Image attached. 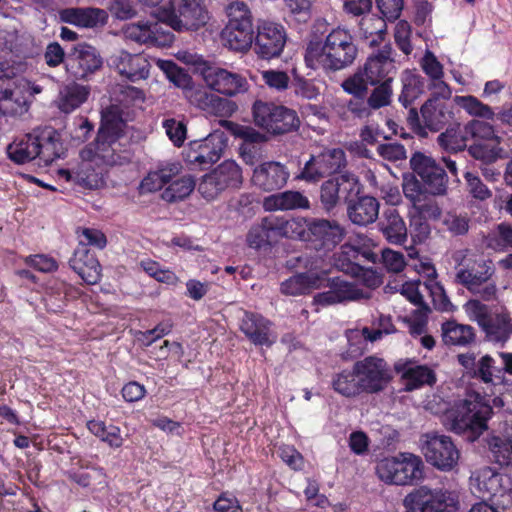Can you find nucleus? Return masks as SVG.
<instances>
[{"instance_id":"1","label":"nucleus","mask_w":512,"mask_h":512,"mask_svg":"<svg viewBox=\"0 0 512 512\" xmlns=\"http://www.w3.org/2000/svg\"><path fill=\"white\" fill-rule=\"evenodd\" d=\"M362 184L352 172L345 171L325 180L320 186V203L326 212L341 202L347 204V215L353 224L366 226L374 223L379 215L380 203L370 195L359 196Z\"/></svg>"},{"instance_id":"2","label":"nucleus","mask_w":512,"mask_h":512,"mask_svg":"<svg viewBox=\"0 0 512 512\" xmlns=\"http://www.w3.org/2000/svg\"><path fill=\"white\" fill-rule=\"evenodd\" d=\"M358 56V47L349 30L332 29L324 41H310L305 52L308 67L334 73L350 67Z\"/></svg>"},{"instance_id":"3","label":"nucleus","mask_w":512,"mask_h":512,"mask_svg":"<svg viewBox=\"0 0 512 512\" xmlns=\"http://www.w3.org/2000/svg\"><path fill=\"white\" fill-rule=\"evenodd\" d=\"M27 62L18 59L0 57V80H11L12 85L1 91L0 112L4 115H22L28 111L34 95L42 92V87L32 83L23 74L27 71Z\"/></svg>"},{"instance_id":"4","label":"nucleus","mask_w":512,"mask_h":512,"mask_svg":"<svg viewBox=\"0 0 512 512\" xmlns=\"http://www.w3.org/2000/svg\"><path fill=\"white\" fill-rule=\"evenodd\" d=\"M456 264L455 281L471 293L479 295L483 300L495 298L497 288L489 282L495 273V267L490 259L469 253L468 250L457 251L453 255Z\"/></svg>"},{"instance_id":"5","label":"nucleus","mask_w":512,"mask_h":512,"mask_svg":"<svg viewBox=\"0 0 512 512\" xmlns=\"http://www.w3.org/2000/svg\"><path fill=\"white\" fill-rule=\"evenodd\" d=\"M464 310L468 318L477 323L487 342L504 346L511 338L512 318L507 311L494 310L475 299L467 301Z\"/></svg>"},{"instance_id":"6","label":"nucleus","mask_w":512,"mask_h":512,"mask_svg":"<svg viewBox=\"0 0 512 512\" xmlns=\"http://www.w3.org/2000/svg\"><path fill=\"white\" fill-rule=\"evenodd\" d=\"M252 115L256 126L274 135L295 131L300 126L295 110L272 102L256 100L252 106Z\"/></svg>"},{"instance_id":"7","label":"nucleus","mask_w":512,"mask_h":512,"mask_svg":"<svg viewBox=\"0 0 512 512\" xmlns=\"http://www.w3.org/2000/svg\"><path fill=\"white\" fill-rule=\"evenodd\" d=\"M403 505L405 512H457L459 500L454 491L421 486L405 496Z\"/></svg>"},{"instance_id":"8","label":"nucleus","mask_w":512,"mask_h":512,"mask_svg":"<svg viewBox=\"0 0 512 512\" xmlns=\"http://www.w3.org/2000/svg\"><path fill=\"white\" fill-rule=\"evenodd\" d=\"M376 474L387 484H412L423 478V462L413 454L384 458L377 463Z\"/></svg>"},{"instance_id":"9","label":"nucleus","mask_w":512,"mask_h":512,"mask_svg":"<svg viewBox=\"0 0 512 512\" xmlns=\"http://www.w3.org/2000/svg\"><path fill=\"white\" fill-rule=\"evenodd\" d=\"M196 70L206 87L218 94L234 97L249 89V83L245 76L216 64L201 61L197 64Z\"/></svg>"},{"instance_id":"10","label":"nucleus","mask_w":512,"mask_h":512,"mask_svg":"<svg viewBox=\"0 0 512 512\" xmlns=\"http://www.w3.org/2000/svg\"><path fill=\"white\" fill-rule=\"evenodd\" d=\"M169 6L164 21L175 31H196L209 20L204 0H169Z\"/></svg>"},{"instance_id":"11","label":"nucleus","mask_w":512,"mask_h":512,"mask_svg":"<svg viewBox=\"0 0 512 512\" xmlns=\"http://www.w3.org/2000/svg\"><path fill=\"white\" fill-rule=\"evenodd\" d=\"M287 33L280 23L259 19L253 39V51L261 59L277 58L283 52Z\"/></svg>"},{"instance_id":"12","label":"nucleus","mask_w":512,"mask_h":512,"mask_svg":"<svg viewBox=\"0 0 512 512\" xmlns=\"http://www.w3.org/2000/svg\"><path fill=\"white\" fill-rule=\"evenodd\" d=\"M347 165L346 155L341 148L328 149L311 158L305 163L298 179L308 183H316L326 176L342 174L341 170Z\"/></svg>"},{"instance_id":"13","label":"nucleus","mask_w":512,"mask_h":512,"mask_svg":"<svg viewBox=\"0 0 512 512\" xmlns=\"http://www.w3.org/2000/svg\"><path fill=\"white\" fill-rule=\"evenodd\" d=\"M410 167L421 179L424 189L432 195H445L448 190V176L445 169L432 157L415 152L410 158Z\"/></svg>"},{"instance_id":"14","label":"nucleus","mask_w":512,"mask_h":512,"mask_svg":"<svg viewBox=\"0 0 512 512\" xmlns=\"http://www.w3.org/2000/svg\"><path fill=\"white\" fill-rule=\"evenodd\" d=\"M402 189L411 205L410 214L429 220H437L441 217V208L434 198L436 195L427 192L414 175L404 177Z\"/></svg>"},{"instance_id":"15","label":"nucleus","mask_w":512,"mask_h":512,"mask_svg":"<svg viewBox=\"0 0 512 512\" xmlns=\"http://www.w3.org/2000/svg\"><path fill=\"white\" fill-rule=\"evenodd\" d=\"M103 59L96 47L78 43L67 53L65 67L75 79L85 80L101 69Z\"/></svg>"},{"instance_id":"16","label":"nucleus","mask_w":512,"mask_h":512,"mask_svg":"<svg viewBox=\"0 0 512 512\" xmlns=\"http://www.w3.org/2000/svg\"><path fill=\"white\" fill-rule=\"evenodd\" d=\"M423 453L426 461L441 471L453 470L460 458L456 445L446 435L427 434Z\"/></svg>"},{"instance_id":"17","label":"nucleus","mask_w":512,"mask_h":512,"mask_svg":"<svg viewBox=\"0 0 512 512\" xmlns=\"http://www.w3.org/2000/svg\"><path fill=\"white\" fill-rule=\"evenodd\" d=\"M226 141L222 133L209 134L202 140L190 142L186 152V161L202 169L210 167L222 156Z\"/></svg>"},{"instance_id":"18","label":"nucleus","mask_w":512,"mask_h":512,"mask_svg":"<svg viewBox=\"0 0 512 512\" xmlns=\"http://www.w3.org/2000/svg\"><path fill=\"white\" fill-rule=\"evenodd\" d=\"M492 408L479 401L463 400L453 412V429L457 432L470 429L481 431L487 428L486 422Z\"/></svg>"},{"instance_id":"19","label":"nucleus","mask_w":512,"mask_h":512,"mask_svg":"<svg viewBox=\"0 0 512 512\" xmlns=\"http://www.w3.org/2000/svg\"><path fill=\"white\" fill-rule=\"evenodd\" d=\"M353 368L365 392L382 391L390 381L389 369L381 358L368 356L357 361Z\"/></svg>"},{"instance_id":"20","label":"nucleus","mask_w":512,"mask_h":512,"mask_svg":"<svg viewBox=\"0 0 512 512\" xmlns=\"http://www.w3.org/2000/svg\"><path fill=\"white\" fill-rule=\"evenodd\" d=\"M470 484L481 498L504 496L511 490L510 478L488 466L474 471L470 477Z\"/></svg>"},{"instance_id":"21","label":"nucleus","mask_w":512,"mask_h":512,"mask_svg":"<svg viewBox=\"0 0 512 512\" xmlns=\"http://www.w3.org/2000/svg\"><path fill=\"white\" fill-rule=\"evenodd\" d=\"M82 160L73 169H61L59 175L66 181L73 182L75 185L84 189H97L103 183V168L95 163L86 152L81 153Z\"/></svg>"},{"instance_id":"22","label":"nucleus","mask_w":512,"mask_h":512,"mask_svg":"<svg viewBox=\"0 0 512 512\" xmlns=\"http://www.w3.org/2000/svg\"><path fill=\"white\" fill-rule=\"evenodd\" d=\"M110 66L131 82L149 77L151 64L143 54L119 51L110 57Z\"/></svg>"},{"instance_id":"23","label":"nucleus","mask_w":512,"mask_h":512,"mask_svg":"<svg viewBox=\"0 0 512 512\" xmlns=\"http://www.w3.org/2000/svg\"><path fill=\"white\" fill-rule=\"evenodd\" d=\"M459 364L465 369L466 374L489 384L494 378H502V370L495 365V360L488 354L477 358L475 353H462L457 356Z\"/></svg>"},{"instance_id":"24","label":"nucleus","mask_w":512,"mask_h":512,"mask_svg":"<svg viewBox=\"0 0 512 512\" xmlns=\"http://www.w3.org/2000/svg\"><path fill=\"white\" fill-rule=\"evenodd\" d=\"M392 51L391 45L385 44L375 54L367 58L363 69L366 72V78L370 80V85L385 82L388 79L394 80L396 66Z\"/></svg>"},{"instance_id":"25","label":"nucleus","mask_w":512,"mask_h":512,"mask_svg":"<svg viewBox=\"0 0 512 512\" xmlns=\"http://www.w3.org/2000/svg\"><path fill=\"white\" fill-rule=\"evenodd\" d=\"M61 22L79 28L95 29L103 27L108 22V12L97 7H68L58 12Z\"/></svg>"},{"instance_id":"26","label":"nucleus","mask_w":512,"mask_h":512,"mask_svg":"<svg viewBox=\"0 0 512 512\" xmlns=\"http://www.w3.org/2000/svg\"><path fill=\"white\" fill-rule=\"evenodd\" d=\"M97 134V138L84 152L91 158L95 159V163L102 162L104 165L114 166L122 165L128 161V156L122 154L121 137Z\"/></svg>"},{"instance_id":"27","label":"nucleus","mask_w":512,"mask_h":512,"mask_svg":"<svg viewBox=\"0 0 512 512\" xmlns=\"http://www.w3.org/2000/svg\"><path fill=\"white\" fill-rule=\"evenodd\" d=\"M290 173L287 167L277 161H268L255 167L252 182L263 191H274L284 187Z\"/></svg>"},{"instance_id":"28","label":"nucleus","mask_w":512,"mask_h":512,"mask_svg":"<svg viewBox=\"0 0 512 512\" xmlns=\"http://www.w3.org/2000/svg\"><path fill=\"white\" fill-rule=\"evenodd\" d=\"M309 241L316 249L331 250L344 237V229L336 222L326 219H313L309 224Z\"/></svg>"},{"instance_id":"29","label":"nucleus","mask_w":512,"mask_h":512,"mask_svg":"<svg viewBox=\"0 0 512 512\" xmlns=\"http://www.w3.org/2000/svg\"><path fill=\"white\" fill-rule=\"evenodd\" d=\"M426 129L439 132L455 120L454 105L440 103L436 98H428L420 109Z\"/></svg>"},{"instance_id":"30","label":"nucleus","mask_w":512,"mask_h":512,"mask_svg":"<svg viewBox=\"0 0 512 512\" xmlns=\"http://www.w3.org/2000/svg\"><path fill=\"white\" fill-rule=\"evenodd\" d=\"M70 267L87 283L96 284L101 277V266L94 253L79 242L69 260Z\"/></svg>"},{"instance_id":"31","label":"nucleus","mask_w":512,"mask_h":512,"mask_svg":"<svg viewBox=\"0 0 512 512\" xmlns=\"http://www.w3.org/2000/svg\"><path fill=\"white\" fill-rule=\"evenodd\" d=\"M241 331L255 345L271 346L275 342L271 322L262 315L245 312L240 323Z\"/></svg>"},{"instance_id":"32","label":"nucleus","mask_w":512,"mask_h":512,"mask_svg":"<svg viewBox=\"0 0 512 512\" xmlns=\"http://www.w3.org/2000/svg\"><path fill=\"white\" fill-rule=\"evenodd\" d=\"M182 165L178 161H161L143 178L140 183V193H151L162 189L179 175Z\"/></svg>"},{"instance_id":"33","label":"nucleus","mask_w":512,"mask_h":512,"mask_svg":"<svg viewBox=\"0 0 512 512\" xmlns=\"http://www.w3.org/2000/svg\"><path fill=\"white\" fill-rule=\"evenodd\" d=\"M383 237L392 244H404L408 237V229L403 217L395 208L386 209L378 223Z\"/></svg>"},{"instance_id":"34","label":"nucleus","mask_w":512,"mask_h":512,"mask_svg":"<svg viewBox=\"0 0 512 512\" xmlns=\"http://www.w3.org/2000/svg\"><path fill=\"white\" fill-rule=\"evenodd\" d=\"M263 208L266 211L307 210L310 208V201L300 191L287 190L265 197Z\"/></svg>"},{"instance_id":"35","label":"nucleus","mask_w":512,"mask_h":512,"mask_svg":"<svg viewBox=\"0 0 512 512\" xmlns=\"http://www.w3.org/2000/svg\"><path fill=\"white\" fill-rule=\"evenodd\" d=\"M395 370L402 373L407 391L415 390L423 385L432 386L436 382V375L432 369L425 365H416L411 362L395 364Z\"/></svg>"},{"instance_id":"36","label":"nucleus","mask_w":512,"mask_h":512,"mask_svg":"<svg viewBox=\"0 0 512 512\" xmlns=\"http://www.w3.org/2000/svg\"><path fill=\"white\" fill-rule=\"evenodd\" d=\"M254 25L226 24L221 32L224 44L233 51L245 52L252 47Z\"/></svg>"},{"instance_id":"37","label":"nucleus","mask_w":512,"mask_h":512,"mask_svg":"<svg viewBox=\"0 0 512 512\" xmlns=\"http://www.w3.org/2000/svg\"><path fill=\"white\" fill-rule=\"evenodd\" d=\"M38 143L37 165L39 166L46 167L50 165L54 160L60 158L63 153L59 134L50 127L38 130Z\"/></svg>"},{"instance_id":"38","label":"nucleus","mask_w":512,"mask_h":512,"mask_svg":"<svg viewBox=\"0 0 512 512\" xmlns=\"http://www.w3.org/2000/svg\"><path fill=\"white\" fill-rule=\"evenodd\" d=\"M38 130L14 140L7 146L8 157L17 164H25L38 160Z\"/></svg>"},{"instance_id":"39","label":"nucleus","mask_w":512,"mask_h":512,"mask_svg":"<svg viewBox=\"0 0 512 512\" xmlns=\"http://www.w3.org/2000/svg\"><path fill=\"white\" fill-rule=\"evenodd\" d=\"M277 231V217H265L250 228L246 237L247 245L256 250L270 246L279 238Z\"/></svg>"},{"instance_id":"40","label":"nucleus","mask_w":512,"mask_h":512,"mask_svg":"<svg viewBox=\"0 0 512 512\" xmlns=\"http://www.w3.org/2000/svg\"><path fill=\"white\" fill-rule=\"evenodd\" d=\"M358 254L359 251L356 248L352 246H343L341 254H339L335 259V266L339 270L352 276H359L361 274L365 275L366 273H369L371 275L366 279L367 285H380L382 281L378 275L374 274L372 271H364L362 266L354 262V260L357 259Z\"/></svg>"},{"instance_id":"41","label":"nucleus","mask_w":512,"mask_h":512,"mask_svg":"<svg viewBox=\"0 0 512 512\" xmlns=\"http://www.w3.org/2000/svg\"><path fill=\"white\" fill-rule=\"evenodd\" d=\"M186 98L194 106L214 115L220 114L227 104L226 99H223L200 86H194L193 88L187 89Z\"/></svg>"},{"instance_id":"42","label":"nucleus","mask_w":512,"mask_h":512,"mask_svg":"<svg viewBox=\"0 0 512 512\" xmlns=\"http://www.w3.org/2000/svg\"><path fill=\"white\" fill-rule=\"evenodd\" d=\"M322 278L316 272L298 273L281 283V292L288 296H299L317 289Z\"/></svg>"},{"instance_id":"43","label":"nucleus","mask_w":512,"mask_h":512,"mask_svg":"<svg viewBox=\"0 0 512 512\" xmlns=\"http://www.w3.org/2000/svg\"><path fill=\"white\" fill-rule=\"evenodd\" d=\"M442 340L446 345L468 346L475 341V330L472 326L449 320L442 324Z\"/></svg>"},{"instance_id":"44","label":"nucleus","mask_w":512,"mask_h":512,"mask_svg":"<svg viewBox=\"0 0 512 512\" xmlns=\"http://www.w3.org/2000/svg\"><path fill=\"white\" fill-rule=\"evenodd\" d=\"M89 88L76 83L65 86L57 98V106L64 113L80 107L88 98Z\"/></svg>"},{"instance_id":"45","label":"nucleus","mask_w":512,"mask_h":512,"mask_svg":"<svg viewBox=\"0 0 512 512\" xmlns=\"http://www.w3.org/2000/svg\"><path fill=\"white\" fill-rule=\"evenodd\" d=\"M469 134L465 133V125L452 122L444 132L438 135L437 142L441 148L450 152L463 151L467 147Z\"/></svg>"},{"instance_id":"46","label":"nucleus","mask_w":512,"mask_h":512,"mask_svg":"<svg viewBox=\"0 0 512 512\" xmlns=\"http://www.w3.org/2000/svg\"><path fill=\"white\" fill-rule=\"evenodd\" d=\"M494 461L500 466L512 465V426L505 429L502 436H494L489 442Z\"/></svg>"},{"instance_id":"47","label":"nucleus","mask_w":512,"mask_h":512,"mask_svg":"<svg viewBox=\"0 0 512 512\" xmlns=\"http://www.w3.org/2000/svg\"><path fill=\"white\" fill-rule=\"evenodd\" d=\"M125 122L122 118V109L119 105L112 104L102 111L101 125L98 134L123 137Z\"/></svg>"},{"instance_id":"48","label":"nucleus","mask_w":512,"mask_h":512,"mask_svg":"<svg viewBox=\"0 0 512 512\" xmlns=\"http://www.w3.org/2000/svg\"><path fill=\"white\" fill-rule=\"evenodd\" d=\"M309 224L310 221L302 217L292 218L290 220L277 218L278 237L300 239L308 242L310 236Z\"/></svg>"},{"instance_id":"49","label":"nucleus","mask_w":512,"mask_h":512,"mask_svg":"<svg viewBox=\"0 0 512 512\" xmlns=\"http://www.w3.org/2000/svg\"><path fill=\"white\" fill-rule=\"evenodd\" d=\"M402 84L399 102L407 108L423 93L424 81L420 75L406 71L402 76Z\"/></svg>"},{"instance_id":"50","label":"nucleus","mask_w":512,"mask_h":512,"mask_svg":"<svg viewBox=\"0 0 512 512\" xmlns=\"http://www.w3.org/2000/svg\"><path fill=\"white\" fill-rule=\"evenodd\" d=\"M212 172L223 190L238 187L242 182L241 169L234 161H224Z\"/></svg>"},{"instance_id":"51","label":"nucleus","mask_w":512,"mask_h":512,"mask_svg":"<svg viewBox=\"0 0 512 512\" xmlns=\"http://www.w3.org/2000/svg\"><path fill=\"white\" fill-rule=\"evenodd\" d=\"M195 188V180L191 176H183L170 183L163 191L162 199L173 203L188 197Z\"/></svg>"},{"instance_id":"52","label":"nucleus","mask_w":512,"mask_h":512,"mask_svg":"<svg viewBox=\"0 0 512 512\" xmlns=\"http://www.w3.org/2000/svg\"><path fill=\"white\" fill-rule=\"evenodd\" d=\"M333 387L335 391L345 397H353L364 391L354 369L339 373L333 381Z\"/></svg>"},{"instance_id":"53","label":"nucleus","mask_w":512,"mask_h":512,"mask_svg":"<svg viewBox=\"0 0 512 512\" xmlns=\"http://www.w3.org/2000/svg\"><path fill=\"white\" fill-rule=\"evenodd\" d=\"M360 30L365 38L372 37L369 42L371 47L378 45L386 32V22L384 18L377 16L363 17L360 21Z\"/></svg>"},{"instance_id":"54","label":"nucleus","mask_w":512,"mask_h":512,"mask_svg":"<svg viewBox=\"0 0 512 512\" xmlns=\"http://www.w3.org/2000/svg\"><path fill=\"white\" fill-rule=\"evenodd\" d=\"M454 102L465 109L470 115L492 120L495 113L492 108L474 96H456Z\"/></svg>"},{"instance_id":"55","label":"nucleus","mask_w":512,"mask_h":512,"mask_svg":"<svg viewBox=\"0 0 512 512\" xmlns=\"http://www.w3.org/2000/svg\"><path fill=\"white\" fill-rule=\"evenodd\" d=\"M373 86L374 89L367 98L368 106H370L371 110H378L390 105L393 94L392 80L388 79Z\"/></svg>"},{"instance_id":"56","label":"nucleus","mask_w":512,"mask_h":512,"mask_svg":"<svg viewBox=\"0 0 512 512\" xmlns=\"http://www.w3.org/2000/svg\"><path fill=\"white\" fill-rule=\"evenodd\" d=\"M465 133L469 134V139L472 138L475 141L500 143V137L495 134L493 126L484 121L471 120L465 125Z\"/></svg>"},{"instance_id":"57","label":"nucleus","mask_w":512,"mask_h":512,"mask_svg":"<svg viewBox=\"0 0 512 512\" xmlns=\"http://www.w3.org/2000/svg\"><path fill=\"white\" fill-rule=\"evenodd\" d=\"M468 152L474 159L491 163L500 157L502 148H500L499 144H496V142L475 141L474 144L468 148Z\"/></svg>"},{"instance_id":"58","label":"nucleus","mask_w":512,"mask_h":512,"mask_svg":"<svg viewBox=\"0 0 512 512\" xmlns=\"http://www.w3.org/2000/svg\"><path fill=\"white\" fill-rule=\"evenodd\" d=\"M228 19L227 24L249 25L253 24V15L244 1H233L225 7Z\"/></svg>"},{"instance_id":"59","label":"nucleus","mask_w":512,"mask_h":512,"mask_svg":"<svg viewBox=\"0 0 512 512\" xmlns=\"http://www.w3.org/2000/svg\"><path fill=\"white\" fill-rule=\"evenodd\" d=\"M365 73L363 68H359L342 82V89L350 95L366 97L370 80L366 78Z\"/></svg>"},{"instance_id":"60","label":"nucleus","mask_w":512,"mask_h":512,"mask_svg":"<svg viewBox=\"0 0 512 512\" xmlns=\"http://www.w3.org/2000/svg\"><path fill=\"white\" fill-rule=\"evenodd\" d=\"M470 219L467 214H457L456 212H447L442 218V224L445 229L453 236H462L469 231Z\"/></svg>"},{"instance_id":"61","label":"nucleus","mask_w":512,"mask_h":512,"mask_svg":"<svg viewBox=\"0 0 512 512\" xmlns=\"http://www.w3.org/2000/svg\"><path fill=\"white\" fill-rule=\"evenodd\" d=\"M123 34L126 39L138 44L151 45L150 22L139 21L127 24L123 27Z\"/></svg>"},{"instance_id":"62","label":"nucleus","mask_w":512,"mask_h":512,"mask_svg":"<svg viewBox=\"0 0 512 512\" xmlns=\"http://www.w3.org/2000/svg\"><path fill=\"white\" fill-rule=\"evenodd\" d=\"M162 127L165 130L169 140L176 146L181 147L186 139L187 126L181 120L175 118H168L162 122Z\"/></svg>"},{"instance_id":"63","label":"nucleus","mask_w":512,"mask_h":512,"mask_svg":"<svg viewBox=\"0 0 512 512\" xmlns=\"http://www.w3.org/2000/svg\"><path fill=\"white\" fill-rule=\"evenodd\" d=\"M410 233L414 243H424L431 234L429 219L408 213Z\"/></svg>"},{"instance_id":"64","label":"nucleus","mask_w":512,"mask_h":512,"mask_svg":"<svg viewBox=\"0 0 512 512\" xmlns=\"http://www.w3.org/2000/svg\"><path fill=\"white\" fill-rule=\"evenodd\" d=\"M489 246L494 249H512V227L501 223L489 236Z\"/></svg>"}]
</instances>
